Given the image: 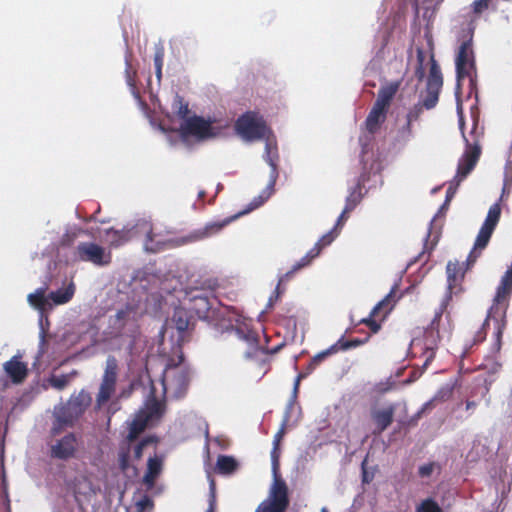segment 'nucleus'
Returning a JSON list of instances; mask_svg holds the SVG:
<instances>
[{"instance_id": "nucleus-13", "label": "nucleus", "mask_w": 512, "mask_h": 512, "mask_svg": "<svg viewBox=\"0 0 512 512\" xmlns=\"http://www.w3.org/2000/svg\"><path fill=\"white\" fill-rule=\"evenodd\" d=\"M66 484L81 508L89 503L100 490L96 477L87 471L78 472L73 478L67 480Z\"/></svg>"}, {"instance_id": "nucleus-48", "label": "nucleus", "mask_w": 512, "mask_h": 512, "mask_svg": "<svg viewBox=\"0 0 512 512\" xmlns=\"http://www.w3.org/2000/svg\"><path fill=\"white\" fill-rule=\"evenodd\" d=\"M346 214L347 213H344V210L342 211V213L340 214V216L338 217L337 221H336V224L335 226L333 227V229L335 231H338L342 228V226L344 225L347 217H346Z\"/></svg>"}, {"instance_id": "nucleus-42", "label": "nucleus", "mask_w": 512, "mask_h": 512, "mask_svg": "<svg viewBox=\"0 0 512 512\" xmlns=\"http://www.w3.org/2000/svg\"><path fill=\"white\" fill-rule=\"evenodd\" d=\"M164 58V51L162 47H157L154 55V65L155 67H162Z\"/></svg>"}, {"instance_id": "nucleus-19", "label": "nucleus", "mask_w": 512, "mask_h": 512, "mask_svg": "<svg viewBox=\"0 0 512 512\" xmlns=\"http://www.w3.org/2000/svg\"><path fill=\"white\" fill-rule=\"evenodd\" d=\"M229 322L232 331L235 332L237 337L246 342L251 348L257 346L258 340L256 333L251 329L252 321L239 315L229 317Z\"/></svg>"}, {"instance_id": "nucleus-28", "label": "nucleus", "mask_w": 512, "mask_h": 512, "mask_svg": "<svg viewBox=\"0 0 512 512\" xmlns=\"http://www.w3.org/2000/svg\"><path fill=\"white\" fill-rule=\"evenodd\" d=\"M362 193L361 187L358 183L348 194L346 197V203L344 207V213L351 212L361 201Z\"/></svg>"}, {"instance_id": "nucleus-23", "label": "nucleus", "mask_w": 512, "mask_h": 512, "mask_svg": "<svg viewBox=\"0 0 512 512\" xmlns=\"http://www.w3.org/2000/svg\"><path fill=\"white\" fill-rule=\"evenodd\" d=\"M420 111H421V107L416 106L414 108V110L410 111L407 114L406 122L397 131V134L395 137L396 142H398L402 145H405L412 139L413 132H412V127H411V122L413 120L417 119Z\"/></svg>"}, {"instance_id": "nucleus-11", "label": "nucleus", "mask_w": 512, "mask_h": 512, "mask_svg": "<svg viewBox=\"0 0 512 512\" xmlns=\"http://www.w3.org/2000/svg\"><path fill=\"white\" fill-rule=\"evenodd\" d=\"M512 294V262L504 275L501 277L500 283L496 289L493 304L488 310L484 326L488 321L493 320L497 328V336L502 333L504 326V317L508 306V300Z\"/></svg>"}, {"instance_id": "nucleus-2", "label": "nucleus", "mask_w": 512, "mask_h": 512, "mask_svg": "<svg viewBox=\"0 0 512 512\" xmlns=\"http://www.w3.org/2000/svg\"><path fill=\"white\" fill-rule=\"evenodd\" d=\"M237 134L246 141L265 140L264 160L270 166L269 180L266 187L254 197L247 207L228 218L230 222L242 215H245L259 207H261L275 191V184L278 178V160L279 154L277 149V142L272 135L271 130L267 127L263 117L256 113H246L242 115L235 125Z\"/></svg>"}, {"instance_id": "nucleus-35", "label": "nucleus", "mask_w": 512, "mask_h": 512, "mask_svg": "<svg viewBox=\"0 0 512 512\" xmlns=\"http://www.w3.org/2000/svg\"><path fill=\"white\" fill-rule=\"evenodd\" d=\"M339 234V231H335L334 229H331L329 232H327L326 234H324L317 242L315 245H319L321 246V250L330 245L335 239L336 237L338 236Z\"/></svg>"}, {"instance_id": "nucleus-45", "label": "nucleus", "mask_w": 512, "mask_h": 512, "mask_svg": "<svg viewBox=\"0 0 512 512\" xmlns=\"http://www.w3.org/2000/svg\"><path fill=\"white\" fill-rule=\"evenodd\" d=\"M51 240V244L53 246V248H56L58 246H66V245H70L74 239L73 238H68V239H50Z\"/></svg>"}, {"instance_id": "nucleus-21", "label": "nucleus", "mask_w": 512, "mask_h": 512, "mask_svg": "<svg viewBox=\"0 0 512 512\" xmlns=\"http://www.w3.org/2000/svg\"><path fill=\"white\" fill-rule=\"evenodd\" d=\"M465 270L463 268V264L461 265L458 261H449L446 267L447 273V294L445 295L443 301L447 300V303L451 299V294L454 288L459 284L462 280Z\"/></svg>"}, {"instance_id": "nucleus-40", "label": "nucleus", "mask_w": 512, "mask_h": 512, "mask_svg": "<svg viewBox=\"0 0 512 512\" xmlns=\"http://www.w3.org/2000/svg\"><path fill=\"white\" fill-rule=\"evenodd\" d=\"M488 7V0H475L472 3V9L475 14L482 13Z\"/></svg>"}, {"instance_id": "nucleus-31", "label": "nucleus", "mask_w": 512, "mask_h": 512, "mask_svg": "<svg viewBox=\"0 0 512 512\" xmlns=\"http://www.w3.org/2000/svg\"><path fill=\"white\" fill-rule=\"evenodd\" d=\"M173 110L175 111L176 115L179 117L180 122L183 121V119L191 117L189 115V108L188 104L184 103L183 99L179 96H176L173 101Z\"/></svg>"}, {"instance_id": "nucleus-5", "label": "nucleus", "mask_w": 512, "mask_h": 512, "mask_svg": "<svg viewBox=\"0 0 512 512\" xmlns=\"http://www.w3.org/2000/svg\"><path fill=\"white\" fill-rule=\"evenodd\" d=\"M287 415L280 430L275 434L273 440V450L271 452L273 481L269 488L268 496L256 508L255 512H285L289 505L288 488L283 479L278 474V446L284 435V426L287 421Z\"/></svg>"}, {"instance_id": "nucleus-32", "label": "nucleus", "mask_w": 512, "mask_h": 512, "mask_svg": "<svg viewBox=\"0 0 512 512\" xmlns=\"http://www.w3.org/2000/svg\"><path fill=\"white\" fill-rule=\"evenodd\" d=\"M440 90H432L426 88V95L422 99V106L426 109H432L438 102Z\"/></svg>"}, {"instance_id": "nucleus-46", "label": "nucleus", "mask_w": 512, "mask_h": 512, "mask_svg": "<svg viewBox=\"0 0 512 512\" xmlns=\"http://www.w3.org/2000/svg\"><path fill=\"white\" fill-rule=\"evenodd\" d=\"M215 486H214V482L211 481L210 482V503H209V508L206 510V512H214V503H215Z\"/></svg>"}, {"instance_id": "nucleus-53", "label": "nucleus", "mask_w": 512, "mask_h": 512, "mask_svg": "<svg viewBox=\"0 0 512 512\" xmlns=\"http://www.w3.org/2000/svg\"><path fill=\"white\" fill-rule=\"evenodd\" d=\"M0 495H3L5 498H7L6 486H5V482H4V479L1 474H0Z\"/></svg>"}, {"instance_id": "nucleus-6", "label": "nucleus", "mask_w": 512, "mask_h": 512, "mask_svg": "<svg viewBox=\"0 0 512 512\" xmlns=\"http://www.w3.org/2000/svg\"><path fill=\"white\" fill-rule=\"evenodd\" d=\"M163 468V458L155 455L147 462L145 474L141 480V488L134 494L132 503L126 508V512H151L153 501L151 496L160 495L164 487L157 485L156 480Z\"/></svg>"}, {"instance_id": "nucleus-14", "label": "nucleus", "mask_w": 512, "mask_h": 512, "mask_svg": "<svg viewBox=\"0 0 512 512\" xmlns=\"http://www.w3.org/2000/svg\"><path fill=\"white\" fill-rule=\"evenodd\" d=\"M500 215H501V207H500L499 202H496L489 208L487 216L485 218V221L483 222V224L478 232V235L475 240L474 248L470 252V254L467 258L466 269H468L470 264H472L476 261L481 250H483L487 246V244L491 238V235L499 222Z\"/></svg>"}, {"instance_id": "nucleus-61", "label": "nucleus", "mask_w": 512, "mask_h": 512, "mask_svg": "<svg viewBox=\"0 0 512 512\" xmlns=\"http://www.w3.org/2000/svg\"><path fill=\"white\" fill-rule=\"evenodd\" d=\"M418 342H419L418 340H413V341H412V344H413V345H417V344H418Z\"/></svg>"}, {"instance_id": "nucleus-22", "label": "nucleus", "mask_w": 512, "mask_h": 512, "mask_svg": "<svg viewBox=\"0 0 512 512\" xmlns=\"http://www.w3.org/2000/svg\"><path fill=\"white\" fill-rule=\"evenodd\" d=\"M394 293L395 288H392L391 291L374 306L370 315L361 320V323L366 324L369 327V323L373 322V318L377 317L380 312H383L382 318L384 319L390 313L395 303Z\"/></svg>"}, {"instance_id": "nucleus-26", "label": "nucleus", "mask_w": 512, "mask_h": 512, "mask_svg": "<svg viewBox=\"0 0 512 512\" xmlns=\"http://www.w3.org/2000/svg\"><path fill=\"white\" fill-rule=\"evenodd\" d=\"M429 63L430 70L426 88L432 90H441L443 85L442 73L433 55L430 56Z\"/></svg>"}, {"instance_id": "nucleus-9", "label": "nucleus", "mask_w": 512, "mask_h": 512, "mask_svg": "<svg viewBox=\"0 0 512 512\" xmlns=\"http://www.w3.org/2000/svg\"><path fill=\"white\" fill-rule=\"evenodd\" d=\"M176 132L181 141L189 145L214 139L220 135L221 129L214 126L210 119L192 115L179 123Z\"/></svg>"}, {"instance_id": "nucleus-58", "label": "nucleus", "mask_w": 512, "mask_h": 512, "mask_svg": "<svg viewBox=\"0 0 512 512\" xmlns=\"http://www.w3.org/2000/svg\"><path fill=\"white\" fill-rule=\"evenodd\" d=\"M125 315H126V312H124V311H119V312H117V314H116V318H117L118 320H122V319L124 318V316H125Z\"/></svg>"}, {"instance_id": "nucleus-10", "label": "nucleus", "mask_w": 512, "mask_h": 512, "mask_svg": "<svg viewBox=\"0 0 512 512\" xmlns=\"http://www.w3.org/2000/svg\"><path fill=\"white\" fill-rule=\"evenodd\" d=\"M91 402V395L86 390L81 389L73 393L65 403L61 402L54 406L53 422L73 427L91 405Z\"/></svg>"}, {"instance_id": "nucleus-63", "label": "nucleus", "mask_w": 512, "mask_h": 512, "mask_svg": "<svg viewBox=\"0 0 512 512\" xmlns=\"http://www.w3.org/2000/svg\"><path fill=\"white\" fill-rule=\"evenodd\" d=\"M431 402H432V401L427 402V403L425 404V407L429 406V405L431 404Z\"/></svg>"}, {"instance_id": "nucleus-56", "label": "nucleus", "mask_w": 512, "mask_h": 512, "mask_svg": "<svg viewBox=\"0 0 512 512\" xmlns=\"http://www.w3.org/2000/svg\"><path fill=\"white\" fill-rule=\"evenodd\" d=\"M155 72H156V77L158 78V80H160L161 75H162V67H155Z\"/></svg>"}, {"instance_id": "nucleus-57", "label": "nucleus", "mask_w": 512, "mask_h": 512, "mask_svg": "<svg viewBox=\"0 0 512 512\" xmlns=\"http://www.w3.org/2000/svg\"><path fill=\"white\" fill-rule=\"evenodd\" d=\"M151 124L156 127L157 129H159L160 131H162L163 133H166V129L163 125L159 124V125H156L154 124L152 121H151Z\"/></svg>"}, {"instance_id": "nucleus-50", "label": "nucleus", "mask_w": 512, "mask_h": 512, "mask_svg": "<svg viewBox=\"0 0 512 512\" xmlns=\"http://www.w3.org/2000/svg\"><path fill=\"white\" fill-rule=\"evenodd\" d=\"M310 262L303 256L299 261H297L293 265V271H298L306 266H308Z\"/></svg>"}, {"instance_id": "nucleus-27", "label": "nucleus", "mask_w": 512, "mask_h": 512, "mask_svg": "<svg viewBox=\"0 0 512 512\" xmlns=\"http://www.w3.org/2000/svg\"><path fill=\"white\" fill-rule=\"evenodd\" d=\"M398 90V84L397 83H389L383 87L378 92L377 99L375 101V104H379V106L387 109L392 98L396 94Z\"/></svg>"}, {"instance_id": "nucleus-47", "label": "nucleus", "mask_w": 512, "mask_h": 512, "mask_svg": "<svg viewBox=\"0 0 512 512\" xmlns=\"http://www.w3.org/2000/svg\"><path fill=\"white\" fill-rule=\"evenodd\" d=\"M308 373H300L298 374V376L296 377L295 381H294V386H293V393H292V397L293 399L296 398L297 396V393H298V388H299V384H300V381L305 378L307 376Z\"/></svg>"}, {"instance_id": "nucleus-15", "label": "nucleus", "mask_w": 512, "mask_h": 512, "mask_svg": "<svg viewBox=\"0 0 512 512\" xmlns=\"http://www.w3.org/2000/svg\"><path fill=\"white\" fill-rule=\"evenodd\" d=\"M117 376L118 362L115 357L109 356L106 360L104 373L96 395V409H101L114 395L116 391Z\"/></svg>"}, {"instance_id": "nucleus-34", "label": "nucleus", "mask_w": 512, "mask_h": 512, "mask_svg": "<svg viewBox=\"0 0 512 512\" xmlns=\"http://www.w3.org/2000/svg\"><path fill=\"white\" fill-rule=\"evenodd\" d=\"M367 340H368V338L345 341L343 338H340L335 344H338V351L339 350H348V349L355 348V347L365 344L367 342Z\"/></svg>"}, {"instance_id": "nucleus-49", "label": "nucleus", "mask_w": 512, "mask_h": 512, "mask_svg": "<svg viewBox=\"0 0 512 512\" xmlns=\"http://www.w3.org/2000/svg\"><path fill=\"white\" fill-rule=\"evenodd\" d=\"M433 471L432 464H426L419 468V474L423 477L429 476Z\"/></svg>"}, {"instance_id": "nucleus-25", "label": "nucleus", "mask_w": 512, "mask_h": 512, "mask_svg": "<svg viewBox=\"0 0 512 512\" xmlns=\"http://www.w3.org/2000/svg\"><path fill=\"white\" fill-rule=\"evenodd\" d=\"M386 110L387 109L379 106V104L374 103L365 121L366 128L370 133H374L384 121Z\"/></svg>"}, {"instance_id": "nucleus-38", "label": "nucleus", "mask_w": 512, "mask_h": 512, "mask_svg": "<svg viewBox=\"0 0 512 512\" xmlns=\"http://www.w3.org/2000/svg\"><path fill=\"white\" fill-rule=\"evenodd\" d=\"M452 394V386L450 385H445L443 387H441L436 395L434 396L433 400H440V401H444L446 399H448Z\"/></svg>"}, {"instance_id": "nucleus-41", "label": "nucleus", "mask_w": 512, "mask_h": 512, "mask_svg": "<svg viewBox=\"0 0 512 512\" xmlns=\"http://www.w3.org/2000/svg\"><path fill=\"white\" fill-rule=\"evenodd\" d=\"M321 253V246L314 245L313 248H311L304 257L311 263L313 259L319 256Z\"/></svg>"}, {"instance_id": "nucleus-24", "label": "nucleus", "mask_w": 512, "mask_h": 512, "mask_svg": "<svg viewBox=\"0 0 512 512\" xmlns=\"http://www.w3.org/2000/svg\"><path fill=\"white\" fill-rule=\"evenodd\" d=\"M395 407L393 405H389L385 408L374 410L372 412V418L377 425L378 431H384L393 420Z\"/></svg>"}, {"instance_id": "nucleus-30", "label": "nucleus", "mask_w": 512, "mask_h": 512, "mask_svg": "<svg viewBox=\"0 0 512 512\" xmlns=\"http://www.w3.org/2000/svg\"><path fill=\"white\" fill-rule=\"evenodd\" d=\"M336 352H338V344H333L326 350H323V351L317 353L313 357L312 361L310 362V364L308 366V373L311 372L315 368V366L318 365L322 360H324L326 357H328Z\"/></svg>"}, {"instance_id": "nucleus-60", "label": "nucleus", "mask_w": 512, "mask_h": 512, "mask_svg": "<svg viewBox=\"0 0 512 512\" xmlns=\"http://www.w3.org/2000/svg\"><path fill=\"white\" fill-rule=\"evenodd\" d=\"M41 342H44V332L41 333Z\"/></svg>"}, {"instance_id": "nucleus-36", "label": "nucleus", "mask_w": 512, "mask_h": 512, "mask_svg": "<svg viewBox=\"0 0 512 512\" xmlns=\"http://www.w3.org/2000/svg\"><path fill=\"white\" fill-rule=\"evenodd\" d=\"M417 512H442V510L436 502L427 499L417 508Z\"/></svg>"}, {"instance_id": "nucleus-64", "label": "nucleus", "mask_w": 512, "mask_h": 512, "mask_svg": "<svg viewBox=\"0 0 512 512\" xmlns=\"http://www.w3.org/2000/svg\"><path fill=\"white\" fill-rule=\"evenodd\" d=\"M204 195V192L199 193V197H202Z\"/></svg>"}, {"instance_id": "nucleus-39", "label": "nucleus", "mask_w": 512, "mask_h": 512, "mask_svg": "<svg viewBox=\"0 0 512 512\" xmlns=\"http://www.w3.org/2000/svg\"><path fill=\"white\" fill-rule=\"evenodd\" d=\"M150 442H152V438H145L141 440L139 443H137L133 447V457L135 459H140L143 454V448Z\"/></svg>"}, {"instance_id": "nucleus-44", "label": "nucleus", "mask_w": 512, "mask_h": 512, "mask_svg": "<svg viewBox=\"0 0 512 512\" xmlns=\"http://www.w3.org/2000/svg\"><path fill=\"white\" fill-rule=\"evenodd\" d=\"M86 334L89 336L91 343H97L98 329L94 325H89Z\"/></svg>"}, {"instance_id": "nucleus-43", "label": "nucleus", "mask_w": 512, "mask_h": 512, "mask_svg": "<svg viewBox=\"0 0 512 512\" xmlns=\"http://www.w3.org/2000/svg\"><path fill=\"white\" fill-rule=\"evenodd\" d=\"M126 65H127V68H126V82L131 87L132 94L134 95V97L138 99L139 96H138V93L134 89V82H133L132 76H131V74L129 72V64H128V60L127 59H126Z\"/></svg>"}, {"instance_id": "nucleus-17", "label": "nucleus", "mask_w": 512, "mask_h": 512, "mask_svg": "<svg viewBox=\"0 0 512 512\" xmlns=\"http://www.w3.org/2000/svg\"><path fill=\"white\" fill-rule=\"evenodd\" d=\"M80 260L91 262L97 266H105L111 262V253L93 242H83L77 246Z\"/></svg>"}, {"instance_id": "nucleus-51", "label": "nucleus", "mask_w": 512, "mask_h": 512, "mask_svg": "<svg viewBox=\"0 0 512 512\" xmlns=\"http://www.w3.org/2000/svg\"><path fill=\"white\" fill-rule=\"evenodd\" d=\"M119 464L121 469L125 470L128 467V455L125 452H121L119 455Z\"/></svg>"}, {"instance_id": "nucleus-7", "label": "nucleus", "mask_w": 512, "mask_h": 512, "mask_svg": "<svg viewBox=\"0 0 512 512\" xmlns=\"http://www.w3.org/2000/svg\"><path fill=\"white\" fill-rule=\"evenodd\" d=\"M65 425L52 423L50 428V438L47 442L48 456L53 460L69 461L77 457L80 446L81 436L75 432L61 433Z\"/></svg>"}, {"instance_id": "nucleus-4", "label": "nucleus", "mask_w": 512, "mask_h": 512, "mask_svg": "<svg viewBox=\"0 0 512 512\" xmlns=\"http://www.w3.org/2000/svg\"><path fill=\"white\" fill-rule=\"evenodd\" d=\"M457 112L459 116V127L462 133L463 140L466 144V149L463 156L459 160L457 173L449 183L448 189L446 191V199L443 205L441 206L440 211L448 207L450 201L455 196L459 185L466 178V176L473 170L480 156V147L478 143L479 138L481 136V131L478 128L477 123L473 121L471 130L469 131V134H467L464 130L463 115L459 105L457 107Z\"/></svg>"}, {"instance_id": "nucleus-37", "label": "nucleus", "mask_w": 512, "mask_h": 512, "mask_svg": "<svg viewBox=\"0 0 512 512\" xmlns=\"http://www.w3.org/2000/svg\"><path fill=\"white\" fill-rule=\"evenodd\" d=\"M425 54L421 49H417V62L418 66L416 68L415 74L417 78L421 81L425 76V69H424V61H425Z\"/></svg>"}, {"instance_id": "nucleus-12", "label": "nucleus", "mask_w": 512, "mask_h": 512, "mask_svg": "<svg viewBox=\"0 0 512 512\" xmlns=\"http://www.w3.org/2000/svg\"><path fill=\"white\" fill-rule=\"evenodd\" d=\"M189 327V315L183 308H176L172 318L165 323L159 336L162 341L168 335L173 343L174 353H181L180 347L187 340Z\"/></svg>"}, {"instance_id": "nucleus-8", "label": "nucleus", "mask_w": 512, "mask_h": 512, "mask_svg": "<svg viewBox=\"0 0 512 512\" xmlns=\"http://www.w3.org/2000/svg\"><path fill=\"white\" fill-rule=\"evenodd\" d=\"M76 291L73 281H70L65 287L47 294V287L43 286L36 289L27 296L29 305L39 312V322L42 326L44 314L52 310L55 306L64 305L71 301Z\"/></svg>"}, {"instance_id": "nucleus-1", "label": "nucleus", "mask_w": 512, "mask_h": 512, "mask_svg": "<svg viewBox=\"0 0 512 512\" xmlns=\"http://www.w3.org/2000/svg\"><path fill=\"white\" fill-rule=\"evenodd\" d=\"M177 362L169 360L161 379V393L156 394V387L151 383V390L144 405L135 414L132 420L127 421L128 434L126 440L133 442L146 428L153 427L160 422L165 413V394L171 397H181L188 387L189 371L183 363L182 353H175Z\"/></svg>"}, {"instance_id": "nucleus-18", "label": "nucleus", "mask_w": 512, "mask_h": 512, "mask_svg": "<svg viewBox=\"0 0 512 512\" xmlns=\"http://www.w3.org/2000/svg\"><path fill=\"white\" fill-rule=\"evenodd\" d=\"M455 65L458 81L465 77H471L474 71V53L471 39L464 41L460 45L456 55Z\"/></svg>"}, {"instance_id": "nucleus-59", "label": "nucleus", "mask_w": 512, "mask_h": 512, "mask_svg": "<svg viewBox=\"0 0 512 512\" xmlns=\"http://www.w3.org/2000/svg\"><path fill=\"white\" fill-rule=\"evenodd\" d=\"M474 406H475V403H474V402H467L466 408H467V409H470V408H472V407H474Z\"/></svg>"}, {"instance_id": "nucleus-16", "label": "nucleus", "mask_w": 512, "mask_h": 512, "mask_svg": "<svg viewBox=\"0 0 512 512\" xmlns=\"http://www.w3.org/2000/svg\"><path fill=\"white\" fill-rule=\"evenodd\" d=\"M447 307V300L442 301L439 310L436 312L430 326L425 330L422 339L424 362L421 373L427 369L430 362L434 359L438 342L440 340L439 321L444 309Z\"/></svg>"}, {"instance_id": "nucleus-52", "label": "nucleus", "mask_w": 512, "mask_h": 512, "mask_svg": "<svg viewBox=\"0 0 512 512\" xmlns=\"http://www.w3.org/2000/svg\"><path fill=\"white\" fill-rule=\"evenodd\" d=\"M295 272H296V271H293V267H292V268H291V270H289L287 273H285V274H284V275L279 279L278 285L276 286V291H278L280 284H281L284 280H287V279H289L290 277H292V275H293Z\"/></svg>"}, {"instance_id": "nucleus-3", "label": "nucleus", "mask_w": 512, "mask_h": 512, "mask_svg": "<svg viewBox=\"0 0 512 512\" xmlns=\"http://www.w3.org/2000/svg\"><path fill=\"white\" fill-rule=\"evenodd\" d=\"M229 223V219H225L219 222H209L204 227L194 230L185 237L179 238L180 240L174 241L172 238L163 236L161 231H158L157 228L151 227L149 223L143 221L136 226L137 231L135 232L132 231V229L126 227L121 230L108 229L105 231L103 240L110 246L117 247L127 242L140 231L146 232L147 237L144 244L145 250L150 252H158L162 250L166 245H181L208 238L220 232L222 228Z\"/></svg>"}, {"instance_id": "nucleus-20", "label": "nucleus", "mask_w": 512, "mask_h": 512, "mask_svg": "<svg viewBox=\"0 0 512 512\" xmlns=\"http://www.w3.org/2000/svg\"><path fill=\"white\" fill-rule=\"evenodd\" d=\"M21 357L20 354L14 355L3 364L5 374L14 384L22 383L28 373L27 365L21 361Z\"/></svg>"}, {"instance_id": "nucleus-29", "label": "nucleus", "mask_w": 512, "mask_h": 512, "mask_svg": "<svg viewBox=\"0 0 512 512\" xmlns=\"http://www.w3.org/2000/svg\"><path fill=\"white\" fill-rule=\"evenodd\" d=\"M237 467V462L232 456L222 455L217 459L216 468L222 474H230Z\"/></svg>"}, {"instance_id": "nucleus-62", "label": "nucleus", "mask_w": 512, "mask_h": 512, "mask_svg": "<svg viewBox=\"0 0 512 512\" xmlns=\"http://www.w3.org/2000/svg\"><path fill=\"white\" fill-rule=\"evenodd\" d=\"M321 512H329V511L327 510V508L323 507V508L321 509Z\"/></svg>"}, {"instance_id": "nucleus-54", "label": "nucleus", "mask_w": 512, "mask_h": 512, "mask_svg": "<svg viewBox=\"0 0 512 512\" xmlns=\"http://www.w3.org/2000/svg\"><path fill=\"white\" fill-rule=\"evenodd\" d=\"M369 328L374 332V333H377L380 328H381V325L377 322V321H373L371 323H369Z\"/></svg>"}, {"instance_id": "nucleus-55", "label": "nucleus", "mask_w": 512, "mask_h": 512, "mask_svg": "<svg viewBox=\"0 0 512 512\" xmlns=\"http://www.w3.org/2000/svg\"><path fill=\"white\" fill-rule=\"evenodd\" d=\"M274 293H275V296H271V297L269 298V301H268V308H271V307L273 306L274 301H276V300L278 299L279 295H280V291H279V290H278V291H276V290H275V292H274Z\"/></svg>"}, {"instance_id": "nucleus-33", "label": "nucleus", "mask_w": 512, "mask_h": 512, "mask_svg": "<svg viewBox=\"0 0 512 512\" xmlns=\"http://www.w3.org/2000/svg\"><path fill=\"white\" fill-rule=\"evenodd\" d=\"M70 381V377L68 375H53L48 379L49 384L57 389H64Z\"/></svg>"}]
</instances>
